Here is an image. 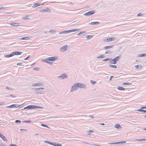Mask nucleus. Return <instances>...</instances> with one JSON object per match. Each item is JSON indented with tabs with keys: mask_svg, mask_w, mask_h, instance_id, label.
Segmentation results:
<instances>
[{
	"mask_svg": "<svg viewBox=\"0 0 146 146\" xmlns=\"http://www.w3.org/2000/svg\"><path fill=\"white\" fill-rule=\"evenodd\" d=\"M57 57L53 56L49 57L45 59H42V62H46L50 64H51L53 62L52 61H54L57 60Z\"/></svg>",
	"mask_w": 146,
	"mask_h": 146,
	"instance_id": "f257e3e1",
	"label": "nucleus"
},
{
	"mask_svg": "<svg viewBox=\"0 0 146 146\" xmlns=\"http://www.w3.org/2000/svg\"><path fill=\"white\" fill-rule=\"evenodd\" d=\"M34 108H39V109H42L43 108L39 106H35L33 105H29L24 108V109H33Z\"/></svg>",
	"mask_w": 146,
	"mask_h": 146,
	"instance_id": "f03ea898",
	"label": "nucleus"
},
{
	"mask_svg": "<svg viewBox=\"0 0 146 146\" xmlns=\"http://www.w3.org/2000/svg\"><path fill=\"white\" fill-rule=\"evenodd\" d=\"M80 29H72L69 30H67V31H62L59 33V34H67L70 32H74L75 31H79Z\"/></svg>",
	"mask_w": 146,
	"mask_h": 146,
	"instance_id": "7ed1b4c3",
	"label": "nucleus"
},
{
	"mask_svg": "<svg viewBox=\"0 0 146 146\" xmlns=\"http://www.w3.org/2000/svg\"><path fill=\"white\" fill-rule=\"evenodd\" d=\"M78 88V83L74 84L73 85L71 88V90L70 92H74L77 90Z\"/></svg>",
	"mask_w": 146,
	"mask_h": 146,
	"instance_id": "20e7f679",
	"label": "nucleus"
},
{
	"mask_svg": "<svg viewBox=\"0 0 146 146\" xmlns=\"http://www.w3.org/2000/svg\"><path fill=\"white\" fill-rule=\"evenodd\" d=\"M59 79L61 80L67 78H68V75L66 73H63L60 76H57Z\"/></svg>",
	"mask_w": 146,
	"mask_h": 146,
	"instance_id": "39448f33",
	"label": "nucleus"
},
{
	"mask_svg": "<svg viewBox=\"0 0 146 146\" xmlns=\"http://www.w3.org/2000/svg\"><path fill=\"white\" fill-rule=\"evenodd\" d=\"M78 88L86 89L87 88V85L81 83H78Z\"/></svg>",
	"mask_w": 146,
	"mask_h": 146,
	"instance_id": "423d86ee",
	"label": "nucleus"
},
{
	"mask_svg": "<svg viewBox=\"0 0 146 146\" xmlns=\"http://www.w3.org/2000/svg\"><path fill=\"white\" fill-rule=\"evenodd\" d=\"M95 13V11L91 10L84 14L85 16H90Z\"/></svg>",
	"mask_w": 146,
	"mask_h": 146,
	"instance_id": "0eeeda50",
	"label": "nucleus"
},
{
	"mask_svg": "<svg viewBox=\"0 0 146 146\" xmlns=\"http://www.w3.org/2000/svg\"><path fill=\"white\" fill-rule=\"evenodd\" d=\"M19 106H20L19 105H17V104H13L11 105L10 106H7L6 107V108H17L19 107Z\"/></svg>",
	"mask_w": 146,
	"mask_h": 146,
	"instance_id": "6e6552de",
	"label": "nucleus"
},
{
	"mask_svg": "<svg viewBox=\"0 0 146 146\" xmlns=\"http://www.w3.org/2000/svg\"><path fill=\"white\" fill-rule=\"evenodd\" d=\"M67 47V46L66 45L63 46L60 48V51L62 52L66 51L67 50L66 48Z\"/></svg>",
	"mask_w": 146,
	"mask_h": 146,
	"instance_id": "1a4fd4ad",
	"label": "nucleus"
},
{
	"mask_svg": "<svg viewBox=\"0 0 146 146\" xmlns=\"http://www.w3.org/2000/svg\"><path fill=\"white\" fill-rule=\"evenodd\" d=\"M115 38L114 37L110 38H107L106 40H105L104 41L106 42L111 41L112 40H114L115 39Z\"/></svg>",
	"mask_w": 146,
	"mask_h": 146,
	"instance_id": "9d476101",
	"label": "nucleus"
},
{
	"mask_svg": "<svg viewBox=\"0 0 146 146\" xmlns=\"http://www.w3.org/2000/svg\"><path fill=\"white\" fill-rule=\"evenodd\" d=\"M0 137L4 141L6 142H8L6 137L1 133H0Z\"/></svg>",
	"mask_w": 146,
	"mask_h": 146,
	"instance_id": "9b49d317",
	"label": "nucleus"
},
{
	"mask_svg": "<svg viewBox=\"0 0 146 146\" xmlns=\"http://www.w3.org/2000/svg\"><path fill=\"white\" fill-rule=\"evenodd\" d=\"M43 85V84L41 83H36L33 84L32 85V86H42Z\"/></svg>",
	"mask_w": 146,
	"mask_h": 146,
	"instance_id": "f8f14e48",
	"label": "nucleus"
},
{
	"mask_svg": "<svg viewBox=\"0 0 146 146\" xmlns=\"http://www.w3.org/2000/svg\"><path fill=\"white\" fill-rule=\"evenodd\" d=\"M115 127L117 129H120L122 128V127L119 124H116L115 125Z\"/></svg>",
	"mask_w": 146,
	"mask_h": 146,
	"instance_id": "ddd939ff",
	"label": "nucleus"
},
{
	"mask_svg": "<svg viewBox=\"0 0 146 146\" xmlns=\"http://www.w3.org/2000/svg\"><path fill=\"white\" fill-rule=\"evenodd\" d=\"M19 23H11L10 24V25H11L12 26L14 27H16L19 26Z\"/></svg>",
	"mask_w": 146,
	"mask_h": 146,
	"instance_id": "4468645a",
	"label": "nucleus"
},
{
	"mask_svg": "<svg viewBox=\"0 0 146 146\" xmlns=\"http://www.w3.org/2000/svg\"><path fill=\"white\" fill-rule=\"evenodd\" d=\"M135 141H146V139L145 138L142 139H135Z\"/></svg>",
	"mask_w": 146,
	"mask_h": 146,
	"instance_id": "2eb2a0df",
	"label": "nucleus"
},
{
	"mask_svg": "<svg viewBox=\"0 0 146 146\" xmlns=\"http://www.w3.org/2000/svg\"><path fill=\"white\" fill-rule=\"evenodd\" d=\"M14 55L13 54V52L11 54H10L4 56V57L5 58H9L10 57H11L13 56Z\"/></svg>",
	"mask_w": 146,
	"mask_h": 146,
	"instance_id": "dca6fc26",
	"label": "nucleus"
},
{
	"mask_svg": "<svg viewBox=\"0 0 146 146\" xmlns=\"http://www.w3.org/2000/svg\"><path fill=\"white\" fill-rule=\"evenodd\" d=\"M14 55H20L22 54V52H13Z\"/></svg>",
	"mask_w": 146,
	"mask_h": 146,
	"instance_id": "f3484780",
	"label": "nucleus"
},
{
	"mask_svg": "<svg viewBox=\"0 0 146 146\" xmlns=\"http://www.w3.org/2000/svg\"><path fill=\"white\" fill-rule=\"evenodd\" d=\"M52 145L54 146H62V145L60 144L56 143H52Z\"/></svg>",
	"mask_w": 146,
	"mask_h": 146,
	"instance_id": "a211bd4d",
	"label": "nucleus"
},
{
	"mask_svg": "<svg viewBox=\"0 0 146 146\" xmlns=\"http://www.w3.org/2000/svg\"><path fill=\"white\" fill-rule=\"evenodd\" d=\"M99 24V23L98 22H92L89 24V25H98Z\"/></svg>",
	"mask_w": 146,
	"mask_h": 146,
	"instance_id": "6ab92c4d",
	"label": "nucleus"
},
{
	"mask_svg": "<svg viewBox=\"0 0 146 146\" xmlns=\"http://www.w3.org/2000/svg\"><path fill=\"white\" fill-rule=\"evenodd\" d=\"M42 11H44V12L47 11L48 12H50V10L49 8H46V9H44L42 10Z\"/></svg>",
	"mask_w": 146,
	"mask_h": 146,
	"instance_id": "aec40b11",
	"label": "nucleus"
},
{
	"mask_svg": "<svg viewBox=\"0 0 146 146\" xmlns=\"http://www.w3.org/2000/svg\"><path fill=\"white\" fill-rule=\"evenodd\" d=\"M110 62V63L112 64H116V61H115L114 58L112 60H111Z\"/></svg>",
	"mask_w": 146,
	"mask_h": 146,
	"instance_id": "412c9836",
	"label": "nucleus"
},
{
	"mask_svg": "<svg viewBox=\"0 0 146 146\" xmlns=\"http://www.w3.org/2000/svg\"><path fill=\"white\" fill-rule=\"evenodd\" d=\"M135 67L137 69H141L142 67L141 66H139V65H137L135 66Z\"/></svg>",
	"mask_w": 146,
	"mask_h": 146,
	"instance_id": "4be33fe9",
	"label": "nucleus"
},
{
	"mask_svg": "<svg viewBox=\"0 0 146 146\" xmlns=\"http://www.w3.org/2000/svg\"><path fill=\"white\" fill-rule=\"evenodd\" d=\"M113 46H107L104 47V48L105 49H107L109 48H112Z\"/></svg>",
	"mask_w": 146,
	"mask_h": 146,
	"instance_id": "5701e85b",
	"label": "nucleus"
},
{
	"mask_svg": "<svg viewBox=\"0 0 146 146\" xmlns=\"http://www.w3.org/2000/svg\"><path fill=\"white\" fill-rule=\"evenodd\" d=\"M120 56H118L114 58L115 61H116V63L117 62V61L119 60V59L120 58Z\"/></svg>",
	"mask_w": 146,
	"mask_h": 146,
	"instance_id": "b1692460",
	"label": "nucleus"
},
{
	"mask_svg": "<svg viewBox=\"0 0 146 146\" xmlns=\"http://www.w3.org/2000/svg\"><path fill=\"white\" fill-rule=\"evenodd\" d=\"M93 37V36L92 35H89L86 36V37L88 39H89L90 38H92Z\"/></svg>",
	"mask_w": 146,
	"mask_h": 146,
	"instance_id": "393cba45",
	"label": "nucleus"
},
{
	"mask_svg": "<svg viewBox=\"0 0 146 146\" xmlns=\"http://www.w3.org/2000/svg\"><path fill=\"white\" fill-rule=\"evenodd\" d=\"M123 84L124 85H131V83H129V82H125L123 83Z\"/></svg>",
	"mask_w": 146,
	"mask_h": 146,
	"instance_id": "a878e982",
	"label": "nucleus"
},
{
	"mask_svg": "<svg viewBox=\"0 0 146 146\" xmlns=\"http://www.w3.org/2000/svg\"><path fill=\"white\" fill-rule=\"evenodd\" d=\"M56 32L55 31L54 29H51L49 30V32L50 33H54Z\"/></svg>",
	"mask_w": 146,
	"mask_h": 146,
	"instance_id": "bb28decb",
	"label": "nucleus"
},
{
	"mask_svg": "<svg viewBox=\"0 0 146 146\" xmlns=\"http://www.w3.org/2000/svg\"><path fill=\"white\" fill-rule=\"evenodd\" d=\"M109 66L111 68H117L116 66L114 65H112L111 64H110L109 65Z\"/></svg>",
	"mask_w": 146,
	"mask_h": 146,
	"instance_id": "cd10ccee",
	"label": "nucleus"
},
{
	"mask_svg": "<svg viewBox=\"0 0 146 146\" xmlns=\"http://www.w3.org/2000/svg\"><path fill=\"white\" fill-rule=\"evenodd\" d=\"M118 89L119 90H124L125 89L123 87H118Z\"/></svg>",
	"mask_w": 146,
	"mask_h": 146,
	"instance_id": "c85d7f7f",
	"label": "nucleus"
},
{
	"mask_svg": "<svg viewBox=\"0 0 146 146\" xmlns=\"http://www.w3.org/2000/svg\"><path fill=\"white\" fill-rule=\"evenodd\" d=\"M139 57H143V56H146V54H141L139 55L138 56Z\"/></svg>",
	"mask_w": 146,
	"mask_h": 146,
	"instance_id": "c756f323",
	"label": "nucleus"
},
{
	"mask_svg": "<svg viewBox=\"0 0 146 146\" xmlns=\"http://www.w3.org/2000/svg\"><path fill=\"white\" fill-rule=\"evenodd\" d=\"M90 82L93 85L95 84L96 83V81H95L92 80H90Z\"/></svg>",
	"mask_w": 146,
	"mask_h": 146,
	"instance_id": "7c9ffc66",
	"label": "nucleus"
},
{
	"mask_svg": "<svg viewBox=\"0 0 146 146\" xmlns=\"http://www.w3.org/2000/svg\"><path fill=\"white\" fill-rule=\"evenodd\" d=\"M86 33V32L85 31H82V32H81L80 33H78V34H77V35H80L82 34H83V33Z\"/></svg>",
	"mask_w": 146,
	"mask_h": 146,
	"instance_id": "2f4dec72",
	"label": "nucleus"
},
{
	"mask_svg": "<svg viewBox=\"0 0 146 146\" xmlns=\"http://www.w3.org/2000/svg\"><path fill=\"white\" fill-rule=\"evenodd\" d=\"M24 18L25 20L29 19V16H26L25 17H24Z\"/></svg>",
	"mask_w": 146,
	"mask_h": 146,
	"instance_id": "473e14b6",
	"label": "nucleus"
},
{
	"mask_svg": "<svg viewBox=\"0 0 146 146\" xmlns=\"http://www.w3.org/2000/svg\"><path fill=\"white\" fill-rule=\"evenodd\" d=\"M41 126H42L44 127H47L48 128H50V127H49L47 126V125L46 124H41Z\"/></svg>",
	"mask_w": 146,
	"mask_h": 146,
	"instance_id": "72a5a7b5",
	"label": "nucleus"
},
{
	"mask_svg": "<svg viewBox=\"0 0 146 146\" xmlns=\"http://www.w3.org/2000/svg\"><path fill=\"white\" fill-rule=\"evenodd\" d=\"M104 55H100V56L97 57V58H104Z\"/></svg>",
	"mask_w": 146,
	"mask_h": 146,
	"instance_id": "f704fd0d",
	"label": "nucleus"
},
{
	"mask_svg": "<svg viewBox=\"0 0 146 146\" xmlns=\"http://www.w3.org/2000/svg\"><path fill=\"white\" fill-rule=\"evenodd\" d=\"M44 142L45 143H48L49 144L51 145H52V143H51L50 142H48L47 141H44Z\"/></svg>",
	"mask_w": 146,
	"mask_h": 146,
	"instance_id": "c9c22d12",
	"label": "nucleus"
},
{
	"mask_svg": "<svg viewBox=\"0 0 146 146\" xmlns=\"http://www.w3.org/2000/svg\"><path fill=\"white\" fill-rule=\"evenodd\" d=\"M34 89L35 90H43L44 89V88H35Z\"/></svg>",
	"mask_w": 146,
	"mask_h": 146,
	"instance_id": "e433bc0d",
	"label": "nucleus"
},
{
	"mask_svg": "<svg viewBox=\"0 0 146 146\" xmlns=\"http://www.w3.org/2000/svg\"><path fill=\"white\" fill-rule=\"evenodd\" d=\"M111 60V58H108L106 59H104L103 60V61H106L108 60Z\"/></svg>",
	"mask_w": 146,
	"mask_h": 146,
	"instance_id": "4c0bfd02",
	"label": "nucleus"
},
{
	"mask_svg": "<svg viewBox=\"0 0 146 146\" xmlns=\"http://www.w3.org/2000/svg\"><path fill=\"white\" fill-rule=\"evenodd\" d=\"M21 123V121L19 120H16L15 121V123Z\"/></svg>",
	"mask_w": 146,
	"mask_h": 146,
	"instance_id": "58836bf2",
	"label": "nucleus"
},
{
	"mask_svg": "<svg viewBox=\"0 0 146 146\" xmlns=\"http://www.w3.org/2000/svg\"><path fill=\"white\" fill-rule=\"evenodd\" d=\"M30 38L31 37H29V36L25 37V40H28L29 39H30Z\"/></svg>",
	"mask_w": 146,
	"mask_h": 146,
	"instance_id": "ea45409f",
	"label": "nucleus"
},
{
	"mask_svg": "<svg viewBox=\"0 0 146 146\" xmlns=\"http://www.w3.org/2000/svg\"><path fill=\"white\" fill-rule=\"evenodd\" d=\"M23 122H25V123H30L31 122V121L30 120H28V121H23Z\"/></svg>",
	"mask_w": 146,
	"mask_h": 146,
	"instance_id": "a19ab883",
	"label": "nucleus"
},
{
	"mask_svg": "<svg viewBox=\"0 0 146 146\" xmlns=\"http://www.w3.org/2000/svg\"><path fill=\"white\" fill-rule=\"evenodd\" d=\"M38 7L36 3L35 4V5L32 7L33 8H35Z\"/></svg>",
	"mask_w": 146,
	"mask_h": 146,
	"instance_id": "79ce46f5",
	"label": "nucleus"
},
{
	"mask_svg": "<svg viewBox=\"0 0 146 146\" xmlns=\"http://www.w3.org/2000/svg\"><path fill=\"white\" fill-rule=\"evenodd\" d=\"M126 143V141H120L119 142V143L120 144H123L125 143Z\"/></svg>",
	"mask_w": 146,
	"mask_h": 146,
	"instance_id": "37998d69",
	"label": "nucleus"
},
{
	"mask_svg": "<svg viewBox=\"0 0 146 146\" xmlns=\"http://www.w3.org/2000/svg\"><path fill=\"white\" fill-rule=\"evenodd\" d=\"M0 146H6L5 144L2 143L0 144Z\"/></svg>",
	"mask_w": 146,
	"mask_h": 146,
	"instance_id": "c03bdc74",
	"label": "nucleus"
},
{
	"mask_svg": "<svg viewBox=\"0 0 146 146\" xmlns=\"http://www.w3.org/2000/svg\"><path fill=\"white\" fill-rule=\"evenodd\" d=\"M111 53V51H107L106 52H105V53L106 54H110Z\"/></svg>",
	"mask_w": 146,
	"mask_h": 146,
	"instance_id": "a18cd8bd",
	"label": "nucleus"
},
{
	"mask_svg": "<svg viewBox=\"0 0 146 146\" xmlns=\"http://www.w3.org/2000/svg\"><path fill=\"white\" fill-rule=\"evenodd\" d=\"M6 88L7 90H12V89L11 88H10L8 86L6 87Z\"/></svg>",
	"mask_w": 146,
	"mask_h": 146,
	"instance_id": "49530a36",
	"label": "nucleus"
},
{
	"mask_svg": "<svg viewBox=\"0 0 146 146\" xmlns=\"http://www.w3.org/2000/svg\"><path fill=\"white\" fill-rule=\"evenodd\" d=\"M90 145H93V146H101L100 145H96V144H90Z\"/></svg>",
	"mask_w": 146,
	"mask_h": 146,
	"instance_id": "de8ad7c7",
	"label": "nucleus"
},
{
	"mask_svg": "<svg viewBox=\"0 0 146 146\" xmlns=\"http://www.w3.org/2000/svg\"><path fill=\"white\" fill-rule=\"evenodd\" d=\"M9 146H17V145L15 144H11Z\"/></svg>",
	"mask_w": 146,
	"mask_h": 146,
	"instance_id": "09e8293b",
	"label": "nucleus"
},
{
	"mask_svg": "<svg viewBox=\"0 0 146 146\" xmlns=\"http://www.w3.org/2000/svg\"><path fill=\"white\" fill-rule=\"evenodd\" d=\"M142 15H143V14H142L141 13H140L138 14H137V15L138 16H141Z\"/></svg>",
	"mask_w": 146,
	"mask_h": 146,
	"instance_id": "8fccbe9b",
	"label": "nucleus"
},
{
	"mask_svg": "<svg viewBox=\"0 0 146 146\" xmlns=\"http://www.w3.org/2000/svg\"><path fill=\"white\" fill-rule=\"evenodd\" d=\"M30 56H28L27 58H25L24 59V60H27L28 58H30Z\"/></svg>",
	"mask_w": 146,
	"mask_h": 146,
	"instance_id": "3c124183",
	"label": "nucleus"
},
{
	"mask_svg": "<svg viewBox=\"0 0 146 146\" xmlns=\"http://www.w3.org/2000/svg\"><path fill=\"white\" fill-rule=\"evenodd\" d=\"M33 69L35 70H38V68H33Z\"/></svg>",
	"mask_w": 146,
	"mask_h": 146,
	"instance_id": "603ef678",
	"label": "nucleus"
},
{
	"mask_svg": "<svg viewBox=\"0 0 146 146\" xmlns=\"http://www.w3.org/2000/svg\"><path fill=\"white\" fill-rule=\"evenodd\" d=\"M18 39H20L21 40H25V37H22L21 38Z\"/></svg>",
	"mask_w": 146,
	"mask_h": 146,
	"instance_id": "864d4df0",
	"label": "nucleus"
},
{
	"mask_svg": "<svg viewBox=\"0 0 146 146\" xmlns=\"http://www.w3.org/2000/svg\"><path fill=\"white\" fill-rule=\"evenodd\" d=\"M21 63H17V65L19 66H20L21 65Z\"/></svg>",
	"mask_w": 146,
	"mask_h": 146,
	"instance_id": "5fc2aeb1",
	"label": "nucleus"
},
{
	"mask_svg": "<svg viewBox=\"0 0 146 146\" xmlns=\"http://www.w3.org/2000/svg\"><path fill=\"white\" fill-rule=\"evenodd\" d=\"M93 132V131L92 130H90L88 131V132L90 133H92Z\"/></svg>",
	"mask_w": 146,
	"mask_h": 146,
	"instance_id": "6e6d98bb",
	"label": "nucleus"
},
{
	"mask_svg": "<svg viewBox=\"0 0 146 146\" xmlns=\"http://www.w3.org/2000/svg\"><path fill=\"white\" fill-rule=\"evenodd\" d=\"M113 77V76H112L110 77V81H111V80Z\"/></svg>",
	"mask_w": 146,
	"mask_h": 146,
	"instance_id": "4d7b16f0",
	"label": "nucleus"
},
{
	"mask_svg": "<svg viewBox=\"0 0 146 146\" xmlns=\"http://www.w3.org/2000/svg\"><path fill=\"white\" fill-rule=\"evenodd\" d=\"M36 4L37 5V6H38L40 5V3H37Z\"/></svg>",
	"mask_w": 146,
	"mask_h": 146,
	"instance_id": "13d9d810",
	"label": "nucleus"
},
{
	"mask_svg": "<svg viewBox=\"0 0 146 146\" xmlns=\"http://www.w3.org/2000/svg\"><path fill=\"white\" fill-rule=\"evenodd\" d=\"M20 130H21V131H24V130H25H25H26H26H26V129H20Z\"/></svg>",
	"mask_w": 146,
	"mask_h": 146,
	"instance_id": "bf43d9fd",
	"label": "nucleus"
},
{
	"mask_svg": "<svg viewBox=\"0 0 146 146\" xmlns=\"http://www.w3.org/2000/svg\"><path fill=\"white\" fill-rule=\"evenodd\" d=\"M142 111H143L144 112L146 113V110H142Z\"/></svg>",
	"mask_w": 146,
	"mask_h": 146,
	"instance_id": "052dcab7",
	"label": "nucleus"
},
{
	"mask_svg": "<svg viewBox=\"0 0 146 146\" xmlns=\"http://www.w3.org/2000/svg\"><path fill=\"white\" fill-rule=\"evenodd\" d=\"M146 108V107H141V108L142 109H144Z\"/></svg>",
	"mask_w": 146,
	"mask_h": 146,
	"instance_id": "680f3d73",
	"label": "nucleus"
},
{
	"mask_svg": "<svg viewBox=\"0 0 146 146\" xmlns=\"http://www.w3.org/2000/svg\"><path fill=\"white\" fill-rule=\"evenodd\" d=\"M142 109H139V110H137V111H142Z\"/></svg>",
	"mask_w": 146,
	"mask_h": 146,
	"instance_id": "e2e57ef3",
	"label": "nucleus"
},
{
	"mask_svg": "<svg viewBox=\"0 0 146 146\" xmlns=\"http://www.w3.org/2000/svg\"><path fill=\"white\" fill-rule=\"evenodd\" d=\"M116 143V144H120V143H119V142H116V143Z\"/></svg>",
	"mask_w": 146,
	"mask_h": 146,
	"instance_id": "0e129e2a",
	"label": "nucleus"
},
{
	"mask_svg": "<svg viewBox=\"0 0 146 146\" xmlns=\"http://www.w3.org/2000/svg\"><path fill=\"white\" fill-rule=\"evenodd\" d=\"M108 144L113 145V143H110Z\"/></svg>",
	"mask_w": 146,
	"mask_h": 146,
	"instance_id": "69168bd1",
	"label": "nucleus"
},
{
	"mask_svg": "<svg viewBox=\"0 0 146 146\" xmlns=\"http://www.w3.org/2000/svg\"><path fill=\"white\" fill-rule=\"evenodd\" d=\"M89 117H90V118H93V116H92V115H90L89 116Z\"/></svg>",
	"mask_w": 146,
	"mask_h": 146,
	"instance_id": "338daca9",
	"label": "nucleus"
},
{
	"mask_svg": "<svg viewBox=\"0 0 146 146\" xmlns=\"http://www.w3.org/2000/svg\"><path fill=\"white\" fill-rule=\"evenodd\" d=\"M84 143H85V144H89V145L90 144L89 143H86V142H84Z\"/></svg>",
	"mask_w": 146,
	"mask_h": 146,
	"instance_id": "774afa93",
	"label": "nucleus"
}]
</instances>
